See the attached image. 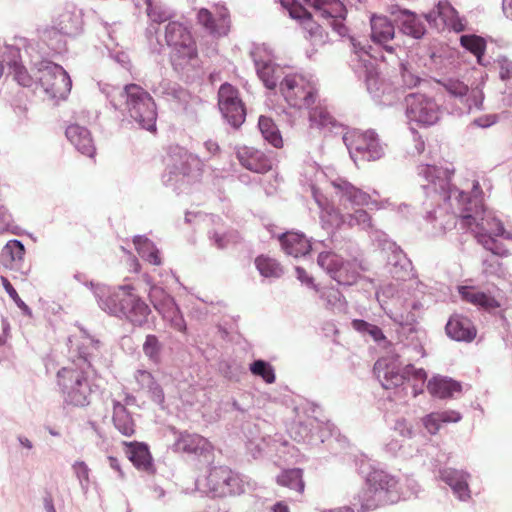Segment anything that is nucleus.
<instances>
[{"instance_id": "e433bc0d", "label": "nucleus", "mask_w": 512, "mask_h": 512, "mask_svg": "<svg viewBox=\"0 0 512 512\" xmlns=\"http://www.w3.org/2000/svg\"><path fill=\"white\" fill-rule=\"evenodd\" d=\"M460 382L445 376H434L427 383V390L433 396L440 399L452 398L454 393L461 392Z\"/></svg>"}, {"instance_id": "f03ea898", "label": "nucleus", "mask_w": 512, "mask_h": 512, "mask_svg": "<svg viewBox=\"0 0 512 512\" xmlns=\"http://www.w3.org/2000/svg\"><path fill=\"white\" fill-rule=\"evenodd\" d=\"M84 336L76 348L71 347L72 367H64L57 373L58 385L64 402L74 407H85L91 403V396L97 391V385L87 377L92 366L94 351L100 348V341L83 331Z\"/></svg>"}, {"instance_id": "2eb2a0df", "label": "nucleus", "mask_w": 512, "mask_h": 512, "mask_svg": "<svg viewBox=\"0 0 512 512\" xmlns=\"http://www.w3.org/2000/svg\"><path fill=\"white\" fill-rule=\"evenodd\" d=\"M279 91L289 106L302 109L309 108L316 97L314 81L297 73H288L279 83Z\"/></svg>"}, {"instance_id": "0eeeda50", "label": "nucleus", "mask_w": 512, "mask_h": 512, "mask_svg": "<svg viewBox=\"0 0 512 512\" xmlns=\"http://www.w3.org/2000/svg\"><path fill=\"white\" fill-rule=\"evenodd\" d=\"M374 373L384 389L404 385L403 390L410 389L414 398L423 393L427 380V373L423 368L408 364L401 370L395 361L386 358L376 361Z\"/></svg>"}, {"instance_id": "7c9ffc66", "label": "nucleus", "mask_w": 512, "mask_h": 512, "mask_svg": "<svg viewBox=\"0 0 512 512\" xmlns=\"http://www.w3.org/2000/svg\"><path fill=\"white\" fill-rule=\"evenodd\" d=\"M279 240L283 251L294 258L304 257L314 249L311 240L300 232L283 233Z\"/></svg>"}, {"instance_id": "2f4dec72", "label": "nucleus", "mask_w": 512, "mask_h": 512, "mask_svg": "<svg viewBox=\"0 0 512 512\" xmlns=\"http://www.w3.org/2000/svg\"><path fill=\"white\" fill-rule=\"evenodd\" d=\"M173 448L176 452L205 456L211 452L212 445L206 438L198 434L182 433Z\"/></svg>"}, {"instance_id": "b1692460", "label": "nucleus", "mask_w": 512, "mask_h": 512, "mask_svg": "<svg viewBox=\"0 0 512 512\" xmlns=\"http://www.w3.org/2000/svg\"><path fill=\"white\" fill-rule=\"evenodd\" d=\"M331 185L341 201H347L353 206H369L376 209L380 207L372 195L357 188L345 178L337 177L331 181Z\"/></svg>"}, {"instance_id": "aec40b11", "label": "nucleus", "mask_w": 512, "mask_h": 512, "mask_svg": "<svg viewBox=\"0 0 512 512\" xmlns=\"http://www.w3.org/2000/svg\"><path fill=\"white\" fill-rule=\"evenodd\" d=\"M314 10V16L326 21L340 37L348 35V28L344 24L347 9L342 0H303Z\"/></svg>"}, {"instance_id": "473e14b6", "label": "nucleus", "mask_w": 512, "mask_h": 512, "mask_svg": "<svg viewBox=\"0 0 512 512\" xmlns=\"http://www.w3.org/2000/svg\"><path fill=\"white\" fill-rule=\"evenodd\" d=\"M391 19L384 15H372L370 18L371 39L377 44L384 45V48L392 52L393 47L385 44L395 36V25Z\"/></svg>"}, {"instance_id": "dca6fc26", "label": "nucleus", "mask_w": 512, "mask_h": 512, "mask_svg": "<svg viewBox=\"0 0 512 512\" xmlns=\"http://www.w3.org/2000/svg\"><path fill=\"white\" fill-rule=\"evenodd\" d=\"M439 83L455 104L453 114L463 115L470 113L473 108L481 109L484 95L479 88H469L464 81L453 77L444 78Z\"/></svg>"}, {"instance_id": "8fccbe9b", "label": "nucleus", "mask_w": 512, "mask_h": 512, "mask_svg": "<svg viewBox=\"0 0 512 512\" xmlns=\"http://www.w3.org/2000/svg\"><path fill=\"white\" fill-rule=\"evenodd\" d=\"M481 273L486 278H497L506 281H509L511 277L507 269L503 266L502 262H500L494 256H490L482 260Z\"/></svg>"}, {"instance_id": "4d7b16f0", "label": "nucleus", "mask_w": 512, "mask_h": 512, "mask_svg": "<svg viewBox=\"0 0 512 512\" xmlns=\"http://www.w3.org/2000/svg\"><path fill=\"white\" fill-rule=\"evenodd\" d=\"M460 44L467 51L475 55L480 63L486 50V42L482 37L477 35H462L460 37Z\"/></svg>"}, {"instance_id": "c756f323", "label": "nucleus", "mask_w": 512, "mask_h": 512, "mask_svg": "<svg viewBox=\"0 0 512 512\" xmlns=\"http://www.w3.org/2000/svg\"><path fill=\"white\" fill-rule=\"evenodd\" d=\"M445 331L449 338L458 342H471L477 333L470 319L458 314L449 318Z\"/></svg>"}, {"instance_id": "a19ab883", "label": "nucleus", "mask_w": 512, "mask_h": 512, "mask_svg": "<svg viewBox=\"0 0 512 512\" xmlns=\"http://www.w3.org/2000/svg\"><path fill=\"white\" fill-rule=\"evenodd\" d=\"M112 420L115 428L123 436L130 437L134 435L136 430L135 422L126 407L117 400H113Z\"/></svg>"}, {"instance_id": "a211bd4d", "label": "nucleus", "mask_w": 512, "mask_h": 512, "mask_svg": "<svg viewBox=\"0 0 512 512\" xmlns=\"http://www.w3.org/2000/svg\"><path fill=\"white\" fill-rule=\"evenodd\" d=\"M317 264L339 285H353L359 277V263L356 259L344 260L332 251L320 252Z\"/></svg>"}, {"instance_id": "37998d69", "label": "nucleus", "mask_w": 512, "mask_h": 512, "mask_svg": "<svg viewBox=\"0 0 512 512\" xmlns=\"http://www.w3.org/2000/svg\"><path fill=\"white\" fill-rule=\"evenodd\" d=\"M139 256L153 265H160L161 258L156 245L143 235H136L133 239Z\"/></svg>"}, {"instance_id": "ddd939ff", "label": "nucleus", "mask_w": 512, "mask_h": 512, "mask_svg": "<svg viewBox=\"0 0 512 512\" xmlns=\"http://www.w3.org/2000/svg\"><path fill=\"white\" fill-rule=\"evenodd\" d=\"M35 72L36 86L51 100H64L71 91L72 81L66 70L54 63L44 62Z\"/></svg>"}, {"instance_id": "f704fd0d", "label": "nucleus", "mask_w": 512, "mask_h": 512, "mask_svg": "<svg viewBox=\"0 0 512 512\" xmlns=\"http://www.w3.org/2000/svg\"><path fill=\"white\" fill-rule=\"evenodd\" d=\"M124 444L127 458L137 469L148 472L153 468L152 456L146 443L134 441Z\"/></svg>"}, {"instance_id": "6ab92c4d", "label": "nucleus", "mask_w": 512, "mask_h": 512, "mask_svg": "<svg viewBox=\"0 0 512 512\" xmlns=\"http://www.w3.org/2000/svg\"><path fill=\"white\" fill-rule=\"evenodd\" d=\"M250 56L255 66L258 78L269 90H275L284 76L288 75V68L275 63L269 56L264 45H254Z\"/></svg>"}, {"instance_id": "6e6d98bb", "label": "nucleus", "mask_w": 512, "mask_h": 512, "mask_svg": "<svg viewBox=\"0 0 512 512\" xmlns=\"http://www.w3.org/2000/svg\"><path fill=\"white\" fill-rule=\"evenodd\" d=\"M250 372L263 379L267 384H272L276 380L275 370L273 366L265 360L257 359L249 365Z\"/></svg>"}, {"instance_id": "9b49d317", "label": "nucleus", "mask_w": 512, "mask_h": 512, "mask_svg": "<svg viewBox=\"0 0 512 512\" xmlns=\"http://www.w3.org/2000/svg\"><path fill=\"white\" fill-rule=\"evenodd\" d=\"M165 40L172 49L170 58L176 70H182L197 56L196 43L186 24L170 21L165 27Z\"/></svg>"}, {"instance_id": "09e8293b", "label": "nucleus", "mask_w": 512, "mask_h": 512, "mask_svg": "<svg viewBox=\"0 0 512 512\" xmlns=\"http://www.w3.org/2000/svg\"><path fill=\"white\" fill-rule=\"evenodd\" d=\"M142 350L144 355L148 358V360L151 363L155 365L161 363L164 345L156 335L148 334L146 336L145 341L142 345Z\"/></svg>"}, {"instance_id": "cd10ccee", "label": "nucleus", "mask_w": 512, "mask_h": 512, "mask_svg": "<svg viewBox=\"0 0 512 512\" xmlns=\"http://www.w3.org/2000/svg\"><path fill=\"white\" fill-rule=\"evenodd\" d=\"M240 164L255 173H266L272 168V160L262 151L253 147H242L236 152Z\"/></svg>"}, {"instance_id": "412c9836", "label": "nucleus", "mask_w": 512, "mask_h": 512, "mask_svg": "<svg viewBox=\"0 0 512 512\" xmlns=\"http://www.w3.org/2000/svg\"><path fill=\"white\" fill-rule=\"evenodd\" d=\"M423 18L438 30L448 28L460 33L466 28L465 19L460 17L448 0H439L429 12L423 14Z\"/></svg>"}, {"instance_id": "a18cd8bd", "label": "nucleus", "mask_w": 512, "mask_h": 512, "mask_svg": "<svg viewBox=\"0 0 512 512\" xmlns=\"http://www.w3.org/2000/svg\"><path fill=\"white\" fill-rule=\"evenodd\" d=\"M309 120L312 126H316L321 129L327 128L331 132H334L335 130H338L342 127L324 107L313 108L309 113Z\"/></svg>"}, {"instance_id": "13d9d810", "label": "nucleus", "mask_w": 512, "mask_h": 512, "mask_svg": "<svg viewBox=\"0 0 512 512\" xmlns=\"http://www.w3.org/2000/svg\"><path fill=\"white\" fill-rule=\"evenodd\" d=\"M15 41V44L6 45L2 53L3 62L6 63L10 70L15 68L16 65L25 62L19 38H16Z\"/></svg>"}, {"instance_id": "bb28decb", "label": "nucleus", "mask_w": 512, "mask_h": 512, "mask_svg": "<svg viewBox=\"0 0 512 512\" xmlns=\"http://www.w3.org/2000/svg\"><path fill=\"white\" fill-rule=\"evenodd\" d=\"M143 86L158 98L180 99L182 89L177 83L165 78L162 74L153 72L147 74L142 80Z\"/></svg>"}, {"instance_id": "5fc2aeb1", "label": "nucleus", "mask_w": 512, "mask_h": 512, "mask_svg": "<svg viewBox=\"0 0 512 512\" xmlns=\"http://www.w3.org/2000/svg\"><path fill=\"white\" fill-rule=\"evenodd\" d=\"M242 103L238 90L229 83H223L218 91V106L220 110H226L227 106Z\"/></svg>"}, {"instance_id": "4c0bfd02", "label": "nucleus", "mask_w": 512, "mask_h": 512, "mask_svg": "<svg viewBox=\"0 0 512 512\" xmlns=\"http://www.w3.org/2000/svg\"><path fill=\"white\" fill-rule=\"evenodd\" d=\"M462 415L456 410H445L432 412L422 418V424L431 435H435L441 428V425L447 423H457L461 421Z\"/></svg>"}, {"instance_id": "393cba45", "label": "nucleus", "mask_w": 512, "mask_h": 512, "mask_svg": "<svg viewBox=\"0 0 512 512\" xmlns=\"http://www.w3.org/2000/svg\"><path fill=\"white\" fill-rule=\"evenodd\" d=\"M439 478L452 490L453 495L461 502H468L471 499L469 481L471 474L463 469L441 468L438 471Z\"/></svg>"}, {"instance_id": "052dcab7", "label": "nucleus", "mask_w": 512, "mask_h": 512, "mask_svg": "<svg viewBox=\"0 0 512 512\" xmlns=\"http://www.w3.org/2000/svg\"><path fill=\"white\" fill-rule=\"evenodd\" d=\"M211 244L218 249H225L230 244L236 243L238 235L234 231H218L212 230L208 233Z\"/></svg>"}, {"instance_id": "603ef678", "label": "nucleus", "mask_w": 512, "mask_h": 512, "mask_svg": "<svg viewBox=\"0 0 512 512\" xmlns=\"http://www.w3.org/2000/svg\"><path fill=\"white\" fill-rule=\"evenodd\" d=\"M315 425L319 427V421L316 419H309L304 422H299L294 427H292L291 432L293 438L297 442H303L309 445H313Z\"/></svg>"}, {"instance_id": "e2e57ef3", "label": "nucleus", "mask_w": 512, "mask_h": 512, "mask_svg": "<svg viewBox=\"0 0 512 512\" xmlns=\"http://www.w3.org/2000/svg\"><path fill=\"white\" fill-rule=\"evenodd\" d=\"M145 3L147 5V15L152 22L162 23L172 17V13L169 9L162 5L154 4L153 0H145Z\"/></svg>"}, {"instance_id": "0e129e2a", "label": "nucleus", "mask_w": 512, "mask_h": 512, "mask_svg": "<svg viewBox=\"0 0 512 512\" xmlns=\"http://www.w3.org/2000/svg\"><path fill=\"white\" fill-rule=\"evenodd\" d=\"M1 282L9 297L15 302L22 313L28 317H32L31 308L19 297L16 289L12 286L10 281L6 277L1 276Z\"/></svg>"}, {"instance_id": "c9c22d12", "label": "nucleus", "mask_w": 512, "mask_h": 512, "mask_svg": "<svg viewBox=\"0 0 512 512\" xmlns=\"http://www.w3.org/2000/svg\"><path fill=\"white\" fill-rule=\"evenodd\" d=\"M388 249L391 250L387 261L390 274L396 280H405L410 274V260L395 243H389Z\"/></svg>"}, {"instance_id": "c03bdc74", "label": "nucleus", "mask_w": 512, "mask_h": 512, "mask_svg": "<svg viewBox=\"0 0 512 512\" xmlns=\"http://www.w3.org/2000/svg\"><path fill=\"white\" fill-rule=\"evenodd\" d=\"M258 128L263 139L275 148L283 146V139L274 121L266 116H260L258 120Z\"/></svg>"}, {"instance_id": "423d86ee", "label": "nucleus", "mask_w": 512, "mask_h": 512, "mask_svg": "<svg viewBox=\"0 0 512 512\" xmlns=\"http://www.w3.org/2000/svg\"><path fill=\"white\" fill-rule=\"evenodd\" d=\"M350 43L353 51L351 67L358 78L364 80L372 98L385 106H391L400 101L405 93L403 87H395L392 83L380 78L375 60L366 50L365 45L354 37H350Z\"/></svg>"}, {"instance_id": "f8f14e48", "label": "nucleus", "mask_w": 512, "mask_h": 512, "mask_svg": "<svg viewBox=\"0 0 512 512\" xmlns=\"http://www.w3.org/2000/svg\"><path fill=\"white\" fill-rule=\"evenodd\" d=\"M52 23V26L43 32V39L51 50L61 53L66 48V42L62 37H73L82 31V12L75 6H67L54 18Z\"/></svg>"}, {"instance_id": "864d4df0", "label": "nucleus", "mask_w": 512, "mask_h": 512, "mask_svg": "<svg viewBox=\"0 0 512 512\" xmlns=\"http://www.w3.org/2000/svg\"><path fill=\"white\" fill-rule=\"evenodd\" d=\"M352 327L354 330L362 334L363 336H370V338L377 344H381L386 341V337L380 327L371 324L362 319H354L352 321Z\"/></svg>"}, {"instance_id": "7ed1b4c3", "label": "nucleus", "mask_w": 512, "mask_h": 512, "mask_svg": "<svg viewBox=\"0 0 512 512\" xmlns=\"http://www.w3.org/2000/svg\"><path fill=\"white\" fill-rule=\"evenodd\" d=\"M356 464L366 481L365 488L354 497V505L359 506L358 512L373 511L406 498L396 477L375 469L368 459L361 458Z\"/></svg>"}, {"instance_id": "a878e982", "label": "nucleus", "mask_w": 512, "mask_h": 512, "mask_svg": "<svg viewBox=\"0 0 512 512\" xmlns=\"http://www.w3.org/2000/svg\"><path fill=\"white\" fill-rule=\"evenodd\" d=\"M398 293H401V295H398L394 301L395 305H400V308L390 310L387 312V315L393 322L400 326H412L416 323L418 318L417 312L423 308V305L420 301L413 299L404 298V300L401 301V298L406 294L405 288H402Z\"/></svg>"}, {"instance_id": "4be33fe9", "label": "nucleus", "mask_w": 512, "mask_h": 512, "mask_svg": "<svg viewBox=\"0 0 512 512\" xmlns=\"http://www.w3.org/2000/svg\"><path fill=\"white\" fill-rule=\"evenodd\" d=\"M288 11L291 18L301 23L307 33L306 38L310 40L311 45L314 47L311 51H307L308 57L311 58L312 54L317 51L316 47L327 43L328 34L320 24L313 20V15L301 4H293L288 8Z\"/></svg>"}, {"instance_id": "3c124183", "label": "nucleus", "mask_w": 512, "mask_h": 512, "mask_svg": "<svg viewBox=\"0 0 512 512\" xmlns=\"http://www.w3.org/2000/svg\"><path fill=\"white\" fill-rule=\"evenodd\" d=\"M1 256L18 267L24 260L25 246L18 239L9 240L2 248Z\"/></svg>"}, {"instance_id": "39448f33", "label": "nucleus", "mask_w": 512, "mask_h": 512, "mask_svg": "<svg viewBox=\"0 0 512 512\" xmlns=\"http://www.w3.org/2000/svg\"><path fill=\"white\" fill-rule=\"evenodd\" d=\"M350 43L353 51L351 67L358 78L364 80L372 98L385 106H391L400 101L405 93L403 87H395L392 83L380 78L375 60L366 50L365 45L354 37H350Z\"/></svg>"}, {"instance_id": "ea45409f", "label": "nucleus", "mask_w": 512, "mask_h": 512, "mask_svg": "<svg viewBox=\"0 0 512 512\" xmlns=\"http://www.w3.org/2000/svg\"><path fill=\"white\" fill-rule=\"evenodd\" d=\"M459 294L462 299L475 305L481 307L485 310L496 309L500 307V303L490 294H487L483 291L477 290L471 286H460Z\"/></svg>"}, {"instance_id": "69168bd1", "label": "nucleus", "mask_w": 512, "mask_h": 512, "mask_svg": "<svg viewBox=\"0 0 512 512\" xmlns=\"http://www.w3.org/2000/svg\"><path fill=\"white\" fill-rule=\"evenodd\" d=\"M73 472L77 477L80 487L87 493L90 487V469L84 461H75L72 465Z\"/></svg>"}, {"instance_id": "c85d7f7f", "label": "nucleus", "mask_w": 512, "mask_h": 512, "mask_svg": "<svg viewBox=\"0 0 512 512\" xmlns=\"http://www.w3.org/2000/svg\"><path fill=\"white\" fill-rule=\"evenodd\" d=\"M65 135L78 152L89 158L95 156L96 147L91 132L86 127L78 124L69 125Z\"/></svg>"}, {"instance_id": "680f3d73", "label": "nucleus", "mask_w": 512, "mask_h": 512, "mask_svg": "<svg viewBox=\"0 0 512 512\" xmlns=\"http://www.w3.org/2000/svg\"><path fill=\"white\" fill-rule=\"evenodd\" d=\"M350 227H358L362 230H369L372 228L371 216L363 209H357L353 213L348 214L343 219Z\"/></svg>"}, {"instance_id": "de8ad7c7", "label": "nucleus", "mask_w": 512, "mask_h": 512, "mask_svg": "<svg viewBox=\"0 0 512 512\" xmlns=\"http://www.w3.org/2000/svg\"><path fill=\"white\" fill-rule=\"evenodd\" d=\"M255 266L260 275L265 278H279L283 274L281 265L269 256H257L255 259Z\"/></svg>"}, {"instance_id": "f3484780", "label": "nucleus", "mask_w": 512, "mask_h": 512, "mask_svg": "<svg viewBox=\"0 0 512 512\" xmlns=\"http://www.w3.org/2000/svg\"><path fill=\"white\" fill-rule=\"evenodd\" d=\"M406 116L410 122L429 127L436 124L442 115L440 105L434 97L422 93L403 94Z\"/></svg>"}, {"instance_id": "6e6552de", "label": "nucleus", "mask_w": 512, "mask_h": 512, "mask_svg": "<svg viewBox=\"0 0 512 512\" xmlns=\"http://www.w3.org/2000/svg\"><path fill=\"white\" fill-rule=\"evenodd\" d=\"M119 95L125 98V112L131 122L150 132L156 130L157 106L143 86L127 84L119 91Z\"/></svg>"}, {"instance_id": "5701e85b", "label": "nucleus", "mask_w": 512, "mask_h": 512, "mask_svg": "<svg viewBox=\"0 0 512 512\" xmlns=\"http://www.w3.org/2000/svg\"><path fill=\"white\" fill-rule=\"evenodd\" d=\"M388 11L403 35L419 40L426 34V26L422 19L423 15L421 16L414 11L401 8L399 5H391Z\"/></svg>"}, {"instance_id": "bf43d9fd", "label": "nucleus", "mask_w": 512, "mask_h": 512, "mask_svg": "<svg viewBox=\"0 0 512 512\" xmlns=\"http://www.w3.org/2000/svg\"><path fill=\"white\" fill-rule=\"evenodd\" d=\"M226 110H220L224 119L233 127L239 128L245 121L246 109L244 103H236L233 106H227Z\"/></svg>"}, {"instance_id": "1a4fd4ad", "label": "nucleus", "mask_w": 512, "mask_h": 512, "mask_svg": "<svg viewBox=\"0 0 512 512\" xmlns=\"http://www.w3.org/2000/svg\"><path fill=\"white\" fill-rule=\"evenodd\" d=\"M199 163L187 150L176 147L169 156V162L162 174V183L177 194L186 192L189 186L201 177Z\"/></svg>"}, {"instance_id": "58836bf2", "label": "nucleus", "mask_w": 512, "mask_h": 512, "mask_svg": "<svg viewBox=\"0 0 512 512\" xmlns=\"http://www.w3.org/2000/svg\"><path fill=\"white\" fill-rule=\"evenodd\" d=\"M145 282L150 286L148 296L156 311L164 315L171 309H175L177 303L164 288L152 284L150 277L147 275L145 276Z\"/></svg>"}, {"instance_id": "4468645a", "label": "nucleus", "mask_w": 512, "mask_h": 512, "mask_svg": "<svg viewBox=\"0 0 512 512\" xmlns=\"http://www.w3.org/2000/svg\"><path fill=\"white\" fill-rule=\"evenodd\" d=\"M342 140L356 164L358 161H375L384 155L383 146L374 130L348 131L344 133Z\"/></svg>"}, {"instance_id": "9d476101", "label": "nucleus", "mask_w": 512, "mask_h": 512, "mask_svg": "<svg viewBox=\"0 0 512 512\" xmlns=\"http://www.w3.org/2000/svg\"><path fill=\"white\" fill-rule=\"evenodd\" d=\"M207 481V495L211 498L240 496L255 489L256 484L246 475L227 466L210 468Z\"/></svg>"}, {"instance_id": "f257e3e1", "label": "nucleus", "mask_w": 512, "mask_h": 512, "mask_svg": "<svg viewBox=\"0 0 512 512\" xmlns=\"http://www.w3.org/2000/svg\"><path fill=\"white\" fill-rule=\"evenodd\" d=\"M453 172L449 167L429 164L417 167L426 197L423 201L424 220L431 225V233L435 236L444 234L454 228L459 219L486 250L494 256L507 257L509 250L497 238L512 241V231L505 230L495 213L484 207L479 182L473 181L471 193H466L451 185Z\"/></svg>"}, {"instance_id": "79ce46f5", "label": "nucleus", "mask_w": 512, "mask_h": 512, "mask_svg": "<svg viewBox=\"0 0 512 512\" xmlns=\"http://www.w3.org/2000/svg\"><path fill=\"white\" fill-rule=\"evenodd\" d=\"M19 44L22 46L24 60H28L29 64L35 69V72L38 71V68H41L42 63L50 62L43 57V53L38 42L24 37H19Z\"/></svg>"}, {"instance_id": "49530a36", "label": "nucleus", "mask_w": 512, "mask_h": 512, "mask_svg": "<svg viewBox=\"0 0 512 512\" xmlns=\"http://www.w3.org/2000/svg\"><path fill=\"white\" fill-rule=\"evenodd\" d=\"M279 485L295 490L299 494L304 491L303 471L300 468L283 470L276 478Z\"/></svg>"}, {"instance_id": "72a5a7b5", "label": "nucleus", "mask_w": 512, "mask_h": 512, "mask_svg": "<svg viewBox=\"0 0 512 512\" xmlns=\"http://www.w3.org/2000/svg\"><path fill=\"white\" fill-rule=\"evenodd\" d=\"M197 20L213 36H225L229 31L230 20L226 9L215 19L209 10L202 8L197 13Z\"/></svg>"}, {"instance_id": "20e7f679", "label": "nucleus", "mask_w": 512, "mask_h": 512, "mask_svg": "<svg viewBox=\"0 0 512 512\" xmlns=\"http://www.w3.org/2000/svg\"><path fill=\"white\" fill-rule=\"evenodd\" d=\"M132 285H100L94 288V297L99 308L110 316L124 319L134 326L142 327L148 322L151 309L135 292Z\"/></svg>"}, {"instance_id": "338daca9", "label": "nucleus", "mask_w": 512, "mask_h": 512, "mask_svg": "<svg viewBox=\"0 0 512 512\" xmlns=\"http://www.w3.org/2000/svg\"><path fill=\"white\" fill-rule=\"evenodd\" d=\"M335 432L336 427L333 423H331L330 421H319V427L315 425L313 445L323 443L327 438L333 436Z\"/></svg>"}, {"instance_id": "774afa93", "label": "nucleus", "mask_w": 512, "mask_h": 512, "mask_svg": "<svg viewBox=\"0 0 512 512\" xmlns=\"http://www.w3.org/2000/svg\"><path fill=\"white\" fill-rule=\"evenodd\" d=\"M162 317L165 320L169 321L171 327L174 328L175 330L183 333L186 332V321L178 305L175 306V309H171L169 312L162 315Z\"/></svg>"}]
</instances>
